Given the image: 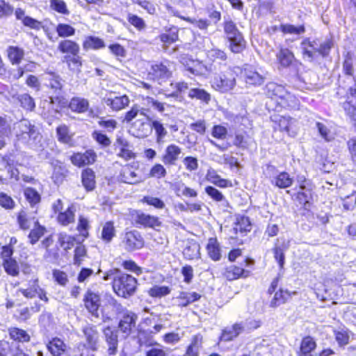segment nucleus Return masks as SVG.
I'll return each instance as SVG.
<instances>
[{
	"mask_svg": "<svg viewBox=\"0 0 356 356\" xmlns=\"http://www.w3.org/2000/svg\"><path fill=\"white\" fill-rule=\"evenodd\" d=\"M207 57L213 62L225 61L227 58L224 51L216 48H213L207 51Z\"/></svg>",
	"mask_w": 356,
	"mask_h": 356,
	"instance_id": "obj_51",
	"label": "nucleus"
},
{
	"mask_svg": "<svg viewBox=\"0 0 356 356\" xmlns=\"http://www.w3.org/2000/svg\"><path fill=\"white\" fill-rule=\"evenodd\" d=\"M3 266L5 271L10 275L17 276L19 274L18 264L13 259H8L3 261Z\"/></svg>",
	"mask_w": 356,
	"mask_h": 356,
	"instance_id": "obj_50",
	"label": "nucleus"
},
{
	"mask_svg": "<svg viewBox=\"0 0 356 356\" xmlns=\"http://www.w3.org/2000/svg\"><path fill=\"white\" fill-rule=\"evenodd\" d=\"M17 99L21 106L27 111H31L35 107L34 99L27 93L19 95Z\"/></svg>",
	"mask_w": 356,
	"mask_h": 356,
	"instance_id": "obj_46",
	"label": "nucleus"
},
{
	"mask_svg": "<svg viewBox=\"0 0 356 356\" xmlns=\"http://www.w3.org/2000/svg\"><path fill=\"white\" fill-rule=\"evenodd\" d=\"M170 293V289L168 286H154L148 291V294L154 298H161L167 296Z\"/></svg>",
	"mask_w": 356,
	"mask_h": 356,
	"instance_id": "obj_53",
	"label": "nucleus"
},
{
	"mask_svg": "<svg viewBox=\"0 0 356 356\" xmlns=\"http://www.w3.org/2000/svg\"><path fill=\"white\" fill-rule=\"evenodd\" d=\"M272 120L277 124L279 129L282 131H286L289 134L291 126L296 122V120L290 117H285L281 115H274L272 117Z\"/></svg>",
	"mask_w": 356,
	"mask_h": 356,
	"instance_id": "obj_37",
	"label": "nucleus"
},
{
	"mask_svg": "<svg viewBox=\"0 0 356 356\" xmlns=\"http://www.w3.org/2000/svg\"><path fill=\"white\" fill-rule=\"evenodd\" d=\"M356 206V191H353L350 195H345L343 198V207L344 209L353 210Z\"/></svg>",
	"mask_w": 356,
	"mask_h": 356,
	"instance_id": "obj_64",
	"label": "nucleus"
},
{
	"mask_svg": "<svg viewBox=\"0 0 356 356\" xmlns=\"http://www.w3.org/2000/svg\"><path fill=\"white\" fill-rule=\"evenodd\" d=\"M200 245L197 244H193L186 247L183 252L184 257L187 259H193L198 257L200 254Z\"/></svg>",
	"mask_w": 356,
	"mask_h": 356,
	"instance_id": "obj_59",
	"label": "nucleus"
},
{
	"mask_svg": "<svg viewBox=\"0 0 356 356\" xmlns=\"http://www.w3.org/2000/svg\"><path fill=\"white\" fill-rule=\"evenodd\" d=\"M152 129H154L156 139V141L158 144H161L164 142V138L167 135V131L163 127V125L157 120H153L151 123Z\"/></svg>",
	"mask_w": 356,
	"mask_h": 356,
	"instance_id": "obj_48",
	"label": "nucleus"
},
{
	"mask_svg": "<svg viewBox=\"0 0 356 356\" xmlns=\"http://www.w3.org/2000/svg\"><path fill=\"white\" fill-rule=\"evenodd\" d=\"M145 118H146L147 121L138 119L134 124L135 136L138 138H145L152 133L151 119L148 116Z\"/></svg>",
	"mask_w": 356,
	"mask_h": 356,
	"instance_id": "obj_21",
	"label": "nucleus"
},
{
	"mask_svg": "<svg viewBox=\"0 0 356 356\" xmlns=\"http://www.w3.org/2000/svg\"><path fill=\"white\" fill-rule=\"evenodd\" d=\"M8 332L10 337L15 341L26 343L31 340V336L24 330L13 327L8 329Z\"/></svg>",
	"mask_w": 356,
	"mask_h": 356,
	"instance_id": "obj_35",
	"label": "nucleus"
},
{
	"mask_svg": "<svg viewBox=\"0 0 356 356\" xmlns=\"http://www.w3.org/2000/svg\"><path fill=\"white\" fill-rule=\"evenodd\" d=\"M102 101L104 104L115 111L124 108L129 104V98L127 95L113 96L110 95L105 97Z\"/></svg>",
	"mask_w": 356,
	"mask_h": 356,
	"instance_id": "obj_15",
	"label": "nucleus"
},
{
	"mask_svg": "<svg viewBox=\"0 0 356 356\" xmlns=\"http://www.w3.org/2000/svg\"><path fill=\"white\" fill-rule=\"evenodd\" d=\"M207 250L209 257L213 261H218L221 258L220 248L216 238H210L207 245Z\"/></svg>",
	"mask_w": 356,
	"mask_h": 356,
	"instance_id": "obj_32",
	"label": "nucleus"
},
{
	"mask_svg": "<svg viewBox=\"0 0 356 356\" xmlns=\"http://www.w3.org/2000/svg\"><path fill=\"white\" fill-rule=\"evenodd\" d=\"M343 108L350 118L356 121V83L349 88L347 99L343 103ZM353 161L356 164V138H351L348 142Z\"/></svg>",
	"mask_w": 356,
	"mask_h": 356,
	"instance_id": "obj_5",
	"label": "nucleus"
},
{
	"mask_svg": "<svg viewBox=\"0 0 356 356\" xmlns=\"http://www.w3.org/2000/svg\"><path fill=\"white\" fill-rule=\"evenodd\" d=\"M58 50L65 54V59L70 56H76L79 54L80 47L79 44L71 40H61L58 45Z\"/></svg>",
	"mask_w": 356,
	"mask_h": 356,
	"instance_id": "obj_17",
	"label": "nucleus"
},
{
	"mask_svg": "<svg viewBox=\"0 0 356 356\" xmlns=\"http://www.w3.org/2000/svg\"><path fill=\"white\" fill-rule=\"evenodd\" d=\"M108 49L110 52L117 58L118 60H120L122 58H124L126 56L127 51L124 47L120 44L115 43L110 44L108 46Z\"/></svg>",
	"mask_w": 356,
	"mask_h": 356,
	"instance_id": "obj_61",
	"label": "nucleus"
},
{
	"mask_svg": "<svg viewBox=\"0 0 356 356\" xmlns=\"http://www.w3.org/2000/svg\"><path fill=\"white\" fill-rule=\"evenodd\" d=\"M47 348L53 356H62L67 351V346L60 338L54 337L48 342Z\"/></svg>",
	"mask_w": 356,
	"mask_h": 356,
	"instance_id": "obj_22",
	"label": "nucleus"
},
{
	"mask_svg": "<svg viewBox=\"0 0 356 356\" xmlns=\"http://www.w3.org/2000/svg\"><path fill=\"white\" fill-rule=\"evenodd\" d=\"M188 97L191 99H198L205 104H209L211 100V95L205 90L197 88H191L188 91Z\"/></svg>",
	"mask_w": 356,
	"mask_h": 356,
	"instance_id": "obj_40",
	"label": "nucleus"
},
{
	"mask_svg": "<svg viewBox=\"0 0 356 356\" xmlns=\"http://www.w3.org/2000/svg\"><path fill=\"white\" fill-rule=\"evenodd\" d=\"M278 104L282 107H289L291 108H295L298 106V99L296 97L291 93H286V96L281 101L278 102Z\"/></svg>",
	"mask_w": 356,
	"mask_h": 356,
	"instance_id": "obj_56",
	"label": "nucleus"
},
{
	"mask_svg": "<svg viewBox=\"0 0 356 356\" xmlns=\"http://www.w3.org/2000/svg\"><path fill=\"white\" fill-rule=\"evenodd\" d=\"M245 79L247 83L252 85H261L264 81V76L257 72L245 69L244 72Z\"/></svg>",
	"mask_w": 356,
	"mask_h": 356,
	"instance_id": "obj_41",
	"label": "nucleus"
},
{
	"mask_svg": "<svg viewBox=\"0 0 356 356\" xmlns=\"http://www.w3.org/2000/svg\"><path fill=\"white\" fill-rule=\"evenodd\" d=\"M279 63L283 67H287L291 65L294 59L293 54L286 48H281L276 54Z\"/></svg>",
	"mask_w": 356,
	"mask_h": 356,
	"instance_id": "obj_31",
	"label": "nucleus"
},
{
	"mask_svg": "<svg viewBox=\"0 0 356 356\" xmlns=\"http://www.w3.org/2000/svg\"><path fill=\"white\" fill-rule=\"evenodd\" d=\"M116 235V229L113 221H107L102 225L101 238L105 243H110Z\"/></svg>",
	"mask_w": 356,
	"mask_h": 356,
	"instance_id": "obj_33",
	"label": "nucleus"
},
{
	"mask_svg": "<svg viewBox=\"0 0 356 356\" xmlns=\"http://www.w3.org/2000/svg\"><path fill=\"white\" fill-rule=\"evenodd\" d=\"M316 127L318 129V131L320 136L327 142H330L334 139V136L332 134L331 131L328 129V127L321 122H316Z\"/></svg>",
	"mask_w": 356,
	"mask_h": 356,
	"instance_id": "obj_57",
	"label": "nucleus"
},
{
	"mask_svg": "<svg viewBox=\"0 0 356 356\" xmlns=\"http://www.w3.org/2000/svg\"><path fill=\"white\" fill-rule=\"evenodd\" d=\"M135 222L144 227L157 229L162 225L159 218L154 216H151L140 211H137L135 216Z\"/></svg>",
	"mask_w": 356,
	"mask_h": 356,
	"instance_id": "obj_12",
	"label": "nucleus"
},
{
	"mask_svg": "<svg viewBox=\"0 0 356 356\" xmlns=\"http://www.w3.org/2000/svg\"><path fill=\"white\" fill-rule=\"evenodd\" d=\"M56 31L58 36L68 38L75 34V29L67 24L60 23L57 25Z\"/></svg>",
	"mask_w": 356,
	"mask_h": 356,
	"instance_id": "obj_49",
	"label": "nucleus"
},
{
	"mask_svg": "<svg viewBox=\"0 0 356 356\" xmlns=\"http://www.w3.org/2000/svg\"><path fill=\"white\" fill-rule=\"evenodd\" d=\"M144 243L142 235L137 230L126 231L121 234V246L127 252L140 250Z\"/></svg>",
	"mask_w": 356,
	"mask_h": 356,
	"instance_id": "obj_6",
	"label": "nucleus"
},
{
	"mask_svg": "<svg viewBox=\"0 0 356 356\" xmlns=\"http://www.w3.org/2000/svg\"><path fill=\"white\" fill-rule=\"evenodd\" d=\"M115 150L117 152V156L128 161L135 157V154L131 149V146L128 140L122 136H118L114 143Z\"/></svg>",
	"mask_w": 356,
	"mask_h": 356,
	"instance_id": "obj_10",
	"label": "nucleus"
},
{
	"mask_svg": "<svg viewBox=\"0 0 356 356\" xmlns=\"http://www.w3.org/2000/svg\"><path fill=\"white\" fill-rule=\"evenodd\" d=\"M30 232L28 235L29 243L32 245L35 244L47 232L46 227L41 225L39 222L30 229Z\"/></svg>",
	"mask_w": 356,
	"mask_h": 356,
	"instance_id": "obj_34",
	"label": "nucleus"
},
{
	"mask_svg": "<svg viewBox=\"0 0 356 356\" xmlns=\"http://www.w3.org/2000/svg\"><path fill=\"white\" fill-rule=\"evenodd\" d=\"M82 184L84 188L90 191H92L95 187V175L94 171L90 168H86L81 173Z\"/></svg>",
	"mask_w": 356,
	"mask_h": 356,
	"instance_id": "obj_29",
	"label": "nucleus"
},
{
	"mask_svg": "<svg viewBox=\"0 0 356 356\" xmlns=\"http://www.w3.org/2000/svg\"><path fill=\"white\" fill-rule=\"evenodd\" d=\"M105 47V43L102 39L92 35L87 36L83 42V48L86 51L89 49L98 50Z\"/></svg>",
	"mask_w": 356,
	"mask_h": 356,
	"instance_id": "obj_28",
	"label": "nucleus"
},
{
	"mask_svg": "<svg viewBox=\"0 0 356 356\" xmlns=\"http://www.w3.org/2000/svg\"><path fill=\"white\" fill-rule=\"evenodd\" d=\"M120 179L122 181L134 184L140 181V177L129 167L124 168L120 172Z\"/></svg>",
	"mask_w": 356,
	"mask_h": 356,
	"instance_id": "obj_36",
	"label": "nucleus"
},
{
	"mask_svg": "<svg viewBox=\"0 0 356 356\" xmlns=\"http://www.w3.org/2000/svg\"><path fill=\"white\" fill-rule=\"evenodd\" d=\"M138 321V315L133 312L127 311L121 317L118 328L127 337L134 330Z\"/></svg>",
	"mask_w": 356,
	"mask_h": 356,
	"instance_id": "obj_8",
	"label": "nucleus"
},
{
	"mask_svg": "<svg viewBox=\"0 0 356 356\" xmlns=\"http://www.w3.org/2000/svg\"><path fill=\"white\" fill-rule=\"evenodd\" d=\"M47 86L52 90L54 95L49 96L50 103L54 104L59 102L62 95L63 81L60 76L54 72H48L46 74Z\"/></svg>",
	"mask_w": 356,
	"mask_h": 356,
	"instance_id": "obj_7",
	"label": "nucleus"
},
{
	"mask_svg": "<svg viewBox=\"0 0 356 356\" xmlns=\"http://www.w3.org/2000/svg\"><path fill=\"white\" fill-rule=\"evenodd\" d=\"M103 280L106 281L112 280L114 292L118 296L124 298L133 296L137 288V280L135 277L128 274H119L117 269L107 271Z\"/></svg>",
	"mask_w": 356,
	"mask_h": 356,
	"instance_id": "obj_1",
	"label": "nucleus"
},
{
	"mask_svg": "<svg viewBox=\"0 0 356 356\" xmlns=\"http://www.w3.org/2000/svg\"><path fill=\"white\" fill-rule=\"evenodd\" d=\"M58 140L65 144H68L72 140V135L70 133L68 127L65 124H61L56 129Z\"/></svg>",
	"mask_w": 356,
	"mask_h": 356,
	"instance_id": "obj_47",
	"label": "nucleus"
},
{
	"mask_svg": "<svg viewBox=\"0 0 356 356\" xmlns=\"http://www.w3.org/2000/svg\"><path fill=\"white\" fill-rule=\"evenodd\" d=\"M149 349L145 352V356H169L170 348L154 342L153 345L147 346Z\"/></svg>",
	"mask_w": 356,
	"mask_h": 356,
	"instance_id": "obj_38",
	"label": "nucleus"
},
{
	"mask_svg": "<svg viewBox=\"0 0 356 356\" xmlns=\"http://www.w3.org/2000/svg\"><path fill=\"white\" fill-rule=\"evenodd\" d=\"M280 30L284 33L300 35L305 32V29L303 25L299 26H295L292 24H282L280 26Z\"/></svg>",
	"mask_w": 356,
	"mask_h": 356,
	"instance_id": "obj_55",
	"label": "nucleus"
},
{
	"mask_svg": "<svg viewBox=\"0 0 356 356\" xmlns=\"http://www.w3.org/2000/svg\"><path fill=\"white\" fill-rule=\"evenodd\" d=\"M316 346V342L311 337L308 336L302 339L300 344L299 356H307Z\"/></svg>",
	"mask_w": 356,
	"mask_h": 356,
	"instance_id": "obj_42",
	"label": "nucleus"
},
{
	"mask_svg": "<svg viewBox=\"0 0 356 356\" xmlns=\"http://www.w3.org/2000/svg\"><path fill=\"white\" fill-rule=\"evenodd\" d=\"M88 346L90 350L95 351L97 349L99 334L95 327L88 326L83 330Z\"/></svg>",
	"mask_w": 356,
	"mask_h": 356,
	"instance_id": "obj_24",
	"label": "nucleus"
},
{
	"mask_svg": "<svg viewBox=\"0 0 356 356\" xmlns=\"http://www.w3.org/2000/svg\"><path fill=\"white\" fill-rule=\"evenodd\" d=\"M74 212L75 209L73 205L68 207L65 211H61L58 213L57 216L58 222L63 226H67L70 223L74 222L75 220Z\"/></svg>",
	"mask_w": 356,
	"mask_h": 356,
	"instance_id": "obj_30",
	"label": "nucleus"
},
{
	"mask_svg": "<svg viewBox=\"0 0 356 356\" xmlns=\"http://www.w3.org/2000/svg\"><path fill=\"white\" fill-rule=\"evenodd\" d=\"M152 336L149 330H140L138 333V339L140 346H145L146 347L153 345L154 342L152 339Z\"/></svg>",
	"mask_w": 356,
	"mask_h": 356,
	"instance_id": "obj_52",
	"label": "nucleus"
},
{
	"mask_svg": "<svg viewBox=\"0 0 356 356\" xmlns=\"http://www.w3.org/2000/svg\"><path fill=\"white\" fill-rule=\"evenodd\" d=\"M169 63L168 61H165L152 65L148 73L149 78L156 81H163L169 78L171 75Z\"/></svg>",
	"mask_w": 356,
	"mask_h": 356,
	"instance_id": "obj_11",
	"label": "nucleus"
},
{
	"mask_svg": "<svg viewBox=\"0 0 356 356\" xmlns=\"http://www.w3.org/2000/svg\"><path fill=\"white\" fill-rule=\"evenodd\" d=\"M225 70L219 74H216L211 86L213 89L222 93H226L234 88L236 86V67H227L224 65Z\"/></svg>",
	"mask_w": 356,
	"mask_h": 356,
	"instance_id": "obj_3",
	"label": "nucleus"
},
{
	"mask_svg": "<svg viewBox=\"0 0 356 356\" xmlns=\"http://www.w3.org/2000/svg\"><path fill=\"white\" fill-rule=\"evenodd\" d=\"M7 51L8 56L13 64L19 63L24 56V50L17 47L10 46Z\"/></svg>",
	"mask_w": 356,
	"mask_h": 356,
	"instance_id": "obj_44",
	"label": "nucleus"
},
{
	"mask_svg": "<svg viewBox=\"0 0 356 356\" xmlns=\"http://www.w3.org/2000/svg\"><path fill=\"white\" fill-rule=\"evenodd\" d=\"M16 136L19 140L27 143L38 151L43 150L42 136L35 125L28 120L24 119L15 126Z\"/></svg>",
	"mask_w": 356,
	"mask_h": 356,
	"instance_id": "obj_2",
	"label": "nucleus"
},
{
	"mask_svg": "<svg viewBox=\"0 0 356 356\" xmlns=\"http://www.w3.org/2000/svg\"><path fill=\"white\" fill-rule=\"evenodd\" d=\"M95 159V153L92 150H88L84 153L74 154L70 160L74 165L81 167L94 163Z\"/></svg>",
	"mask_w": 356,
	"mask_h": 356,
	"instance_id": "obj_19",
	"label": "nucleus"
},
{
	"mask_svg": "<svg viewBox=\"0 0 356 356\" xmlns=\"http://www.w3.org/2000/svg\"><path fill=\"white\" fill-rule=\"evenodd\" d=\"M244 330L242 323H235L230 327L225 328L221 335V339L225 341H232Z\"/></svg>",
	"mask_w": 356,
	"mask_h": 356,
	"instance_id": "obj_27",
	"label": "nucleus"
},
{
	"mask_svg": "<svg viewBox=\"0 0 356 356\" xmlns=\"http://www.w3.org/2000/svg\"><path fill=\"white\" fill-rule=\"evenodd\" d=\"M74 238L65 233H60L58 236V242L64 250L70 249L74 243Z\"/></svg>",
	"mask_w": 356,
	"mask_h": 356,
	"instance_id": "obj_58",
	"label": "nucleus"
},
{
	"mask_svg": "<svg viewBox=\"0 0 356 356\" xmlns=\"http://www.w3.org/2000/svg\"><path fill=\"white\" fill-rule=\"evenodd\" d=\"M200 298V296L195 292H181L179 296L177 297V299L179 300V306L186 307L190 303L197 300Z\"/></svg>",
	"mask_w": 356,
	"mask_h": 356,
	"instance_id": "obj_43",
	"label": "nucleus"
},
{
	"mask_svg": "<svg viewBox=\"0 0 356 356\" xmlns=\"http://www.w3.org/2000/svg\"><path fill=\"white\" fill-rule=\"evenodd\" d=\"M167 175V171L163 165L156 163L152 166L149 170V176L156 179L165 177Z\"/></svg>",
	"mask_w": 356,
	"mask_h": 356,
	"instance_id": "obj_62",
	"label": "nucleus"
},
{
	"mask_svg": "<svg viewBox=\"0 0 356 356\" xmlns=\"http://www.w3.org/2000/svg\"><path fill=\"white\" fill-rule=\"evenodd\" d=\"M84 303L86 309L95 317L99 316V307L100 306V298L97 293L88 291L84 297Z\"/></svg>",
	"mask_w": 356,
	"mask_h": 356,
	"instance_id": "obj_16",
	"label": "nucleus"
},
{
	"mask_svg": "<svg viewBox=\"0 0 356 356\" xmlns=\"http://www.w3.org/2000/svg\"><path fill=\"white\" fill-rule=\"evenodd\" d=\"M265 90L266 95L271 99H275L277 102L283 99L287 93L283 86L273 82L268 83Z\"/></svg>",
	"mask_w": 356,
	"mask_h": 356,
	"instance_id": "obj_20",
	"label": "nucleus"
},
{
	"mask_svg": "<svg viewBox=\"0 0 356 356\" xmlns=\"http://www.w3.org/2000/svg\"><path fill=\"white\" fill-rule=\"evenodd\" d=\"M223 30L229 42V49L234 54L241 53L245 48V40L236 24L230 19H225Z\"/></svg>",
	"mask_w": 356,
	"mask_h": 356,
	"instance_id": "obj_4",
	"label": "nucleus"
},
{
	"mask_svg": "<svg viewBox=\"0 0 356 356\" xmlns=\"http://www.w3.org/2000/svg\"><path fill=\"white\" fill-rule=\"evenodd\" d=\"M24 195L26 200L31 207H34L40 202L41 197L39 193L33 188H26L24 190Z\"/></svg>",
	"mask_w": 356,
	"mask_h": 356,
	"instance_id": "obj_45",
	"label": "nucleus"
},
{
	"mask_svg": "<svg viewBox=\"0 0 356 356\" xmlns=\"http://www.w3.org/2000/svg\"><path fill=\"white\" fill-rule=\"evenodd\" d=\"M40 291V287L37 279H33L29 281L26 287H20L17 293H20L26 298H33Z\"/></svg>",
	"mask_w": 356,
	"mask_h": 356,
	"instance_id": "obj_25",
	"label": "nucleus"
},
{
	"mask_svg": "<svg viewBox=\"0 0 356 356\" xmlns=\"http://www.w3.org/2000/svg\"><path fill=\"white\" fill-rule=\"evenodd\" d=\"M141 202L159 209H162L165 206L163 201L161 199L149 195L143 197Z\"/></svg>",
	"mask_w": 356,
	"mask_h": 356,
	"instance_id": "obj_60",
	"label": "nucleus"
},
{
	"mask_svg": "<svg viewBox=\"0 0 356 356\" xmlns=\"http://www.w3.org/2000/svg\"><path fill=\"white\" fill-rule=\"evenodd\" d=\"M50 7L59 13L63 15L70 14L66 3L63 0H50Z\"/></svg>",
	"mask_w": 356,
	"mask_h": 356,
	"instance_id": "obj_63",
	"label": "nucleus"
},
{
	"mask_svg": "<svg viewBox=\"0 0 356 356\" xmlns=\"http://www.w3.org/2000/svg\"><path fill=\"white\" fill-rule=\"evenodd\" d=\"M293 182V178L286 172H280L272 181V184L280 188L290 187Z\"/></svg>",
	"mask_w": 356,
	"mask_h": 356,
	"instance_id": "obj_39",
	"label": "nucleus"
},
{
	"mask_svg": "<svg viewBox=\"0 0 356 356\" xmlns=\"http://www.w3.org/2000/svg\"><path fill=\"white\" fill-rule=\"evenodd\" d=\"M104 335L108 346V354L115 355L117 353L118 345V330L107 327L104 330Z\"/></svg>",
	"mask_w": 356,
	"mask_h": 356,
	"instance_id": "obj_18",
	"label": "nucleus"
},
{
	"mask_svg": "<svg viewBox=\"0 0 356 356\" xmlns=\"http://www.w3.org/2000/svg\"><path fill=\"white\" fill-rule=\"evenodd\" d=\"M223 275L227 280L232 281L240 277H248L250 275V271L243 268L232 265L225 268Z\"/></svg>",
	"mask_w": 356,
	"mask_h": 356,
	"instance_id": "obj_23",
	"label": "nucleus"
},
{
	"mask_svg": "<svg viewBox=\"0 0 356 356\" xmlns=\"http://www.w3.org/2000/svg\"><path fill=\"white\" fill-rule=\"evenodd\" d=\"M303 58L309 62H312L318 55L317 40L311 41L309 39H305L301 42Z\"/></svg>",
	"mask_w": 356,
	"mask_h": 356,
	"instance_id": "obj_14",
	"label": "nucleus"
},
{
	"mask_svg": "<svg viewBox=\"0 0 356 356\" xmlns=\"http://www.w3.org/2000/svg\"><path fill=\"white\" fill-rule=\"evenodd\" d=\"M38 222V219L36 218L35 212L34 211H30L27 209H22L17 213V222L19 227L23 231L30 229Z\"/></svg>",
	"mask_w": 356,
	"mask_h": 356,
	"instance_id": "obj_9",
	"label": "nucleus"
},
{
	"mask_svg": "<svg viewBox=\"0 0 356 356\" xmlns=\"http://www.w3.org/2000/svg\"><path fill=\"white\" fill-rule=\"evenodd\" d=\"M290 293L288 291L280 290L275 293L271 301V306L277 307L284 303L290 298Z\"/></svg>",
	"mask_w": 356,
	"mask_h": 356,
	"instance_id": "obj_54",
	"label": "nucleus"
},
{
	"mask_svg": "<svg viewBox=\"0 0 356 356\" xmlns=\"http://www.w3.org/2000/svg\"><path fill=\"white\" fill-rule=\"evenodd\" d=\"M69 108L73 112L83 113L88 110L89 102L85 98L74 97L71 99L69 104Z\"/></svg>",
	"mask_w": 356,
	"mask_h": 356,
	"instance_id": "obj_26",
	"label": "nucleus"
},
{
	"mask_svg": "<svg viewBox=\"0 0 356 356\" xmlns=\"http://www.w3.org/2000/svg\"><path fill=\"white\" fill-rule=\"evenodd\" d=\"M181 149L175 144H170L166 147L161 156V161L166 165H174L179 160Z\"/></svg>",
	"mask_w": 356,
	"mask_h": 356,
	"instance_id": "obj_13",
	"label": "nucleus"
}]
</instances>
